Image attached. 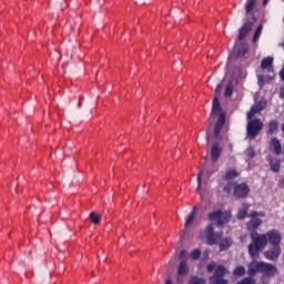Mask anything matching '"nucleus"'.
<instances>
[{
	"instance_id": "13",
	"label": "nucleus",
	"mask_w": 284,
	"mask_h": 284,
	"mask_svg": "<svg viewBox=\"0 0 284 284\" xmlns=\"http://www.w3.org/2000/svg\"><path fill=\"white\" fill-rule=\"evenodd\" d=\"M273 63H274V58L266 57L261 62V69L267 70V72H274V69H272Z\"/></svg>"
},
{
	"instance_id": "8",
	"label": "nucleus",
	"mask_w": 284,
	"mask_h": 284,
	"mask_svg": "<svg viewBox=\"0 0 284 284\" xmlns=\"http://www.w3.org/2000/svg\"><path fill=\"white\" fill-rule=\"evenodd\" d=\"M256 23V18L253 17V21L245 22L239 31L237 41H245L247 34L252 31V27Z\"/></svg>"
},
{
	"instance_id": "40",
	"label": "nucleus",
	"mask_w": 284,
	"mask_h": 284,
	"mask_svg": "<svg viewBox=\"0 0 284 284\" xmlns=\"http://www.w3.org/2000/svg\"><path fill=\"white\" fill-rule=\"evenodd\" d=\"M258 85L263 88V81H261V78H258Z\"/></svg>"
},
{
	"instance_id": "11",
	"label": "nucleus",
	"mask_w": 284,
	"mask_h": 284,
	"mask_svg": "<svg viewBox=\"0 0 284 284\" xmlns=\"http://www.w3.org/2000/svg\"><path fill=\"white\" fill-rule=\"evenodd\" d=\"M281 246H273L272 248L267 250L263 253L266 261H273V263H276L278 261V257L281 256Z\"/></svg>"
},
{
	"instance_id": "19",
	"label": "nucleus",
	"mask_w": 284,
	"mask_h": 284,
	"mask_svg": "<svg viewBox=\"0 0 284 284\" xmlns=\"http://www.w3.org/2000/svg\"><path fill=\"white\" fill-rule=\"evenodd\" d=\"M267 134H278V121L277 120H271L268 122V129Z\"/></svg>"
},
{
	"instance_id": "15",
	"label": "nucleus",
	"mask_w": 284,
	"mask_h": 284,
	"mask_svg": "<svg viewBox=\"0 0 284 284\" xmlns=\"http://www.w3.org/2000/svg\"><path fill=\"white\" fill-rule=\"evenodd\" d=\"M205 172L207 179H210L212 176V174H214V171H210L207 169H205V164H204V169L201 170L199 173H197V190L199 192H201V183L203 181V173Z\"/></svg>"
},
{
	"instance_id": "33",
	"label": "nucleus",
	"mask_w": 284,
	"mask_h": 284,
	"mask_svg": "<svg viewBox=\"0 0 284 284\" xmlns=\"http://www.w3.org/2000/svg\"><path fill=\"white\" fill-rule=\"evenodd\" d=\"M214 270H216V262H210L207 265H206V272L209 274H212V272H214Z\"/></svg>"
},
{
	"instance_id": "9",
	"label": "nucleus",
	"mask_w": 284,
	"mask_h": 284,
	"mask_svg": "<svg viewBox=\"0 0 284 284\" xmlns=\"http://www.w3.org/2000/svg\"><path fill=\"white\" fill-rule=\"evenodd\" d=\"M250 194V186L246 183H241L234 186L233 196L236 199H245Z\"/></svg>"
},
{
	"instance_id": "41",
	"label": "nucleus",
	"mask_w": 284,
	"mask_h": 284,
	"mask_svg": "<svg viewBox=\"0 0 284 284\" xmlns=\"http://www.w3.org/2000/svg\"><path fill=\"white\" fill-rule=\"evenodd\" d=\"M270 0H263V6H267V2H268Z\"/></svg>"
},
{
	"instance_id": "36",
	"label": "nucleus",
	"mask_w": 284,
	"mask_h": 284,
	"mask_svg": "<svg viewBox=\"0 0 284 284\" xmlns=\"http://www.w3.org/2000/svg\"><path fill=\"white\" fill-rule=\"evenodd\" d=\"M223 190L226 192V194H230V192H232V183H227Z\"/></svg>"
},
{
	"instance_id": "24",
	"label": "nucleus",
	"mask_w": 284,
	"mask_h": 284,
	"mask_svg": "<svg viewBox=\"0 0 284 284\" xmlns=\"http://www.w3.org/2000/svg\"><path fill=\"white\" fill-rule=\"evenodd\" d=\"M239 176V171L236 170H229L226 171L225 175L223 176L224 181H232Z\"/></svg>"
},
{
	"instance_id": "21",
	"label": "nucleus",
	"mask_w": 284,
	"mask_h": 284,
	"mask_svg": "<svg viewBox=\"0 0 284 284\" xmlns=\"http://www.w3.org/2000/svg\"><path fill=\"white\" fill-rule=\"evenodd\" d=\"M189 272L190 268L187 267V262L181 261L178 267V276H185Z\"/></svg>"
},
{
	"instance_id": "1",
	"label": "nucleus",
	"mask_w": 284,
	"mask_h": 284,
	"mask_svg": "<svg viewBox=\"0 0 284 284\" xmlns=\"http://www.w3.org/2000/svg\"><path fill=\"white\" fill-rule=\"evenodd\" d=\"M281 232L276 229L257 235L254 243L248 244V254L251 258H256V256H258V252H263L264 247H267V243L273 245V247H281Z\"/></svg>"
},
{
	"instance_id": "39",
	"label": "nucleus",
	"mask_w": 284,
	"mask_h": 284,
	"mask_svg": "<svg viewBox=\"0 0 284 284\" xmlns=\"http://www.w3.org/2000/svg\"><path fill=\"white\" fill-rule=\"evenodd\" d=\"M280 98L284 99V87L280 89Z\"/></svg>"
},
{
	"instance_id": "20",
	"label": "nucleus",
	"mask_w": 284,
	"mask_h": 284,
	"mask_svg": "<svg viewBox=\"0 0 284 284\" xmlns=\"http://www.w3.org/2000/svg\"><path fill=\"white\" fill-rule=\"evenodd\" d=\"M194 219H196V206L192 209V212L190 215L186 217L185 224H184V230H187L192 223H194Z\"/></svg>"
},
{
	"instance_id": "25",
	"label": "nucleus",
	"mask_w": 284,
	"mask_h": 284,
	"mask_svg": "<svg viewBox=\"0 0 284 284\" xmlns=\"http://www.w3.org/2000/svg\"><path fill=\"white\" fill-rule=\"evenodd\" d=\"M254 8H256V0H246V3H245L246 14H250V12L254 10Z\"/></svg>"
},
{
	"instance_id": "34",
	"label": "nucleus",
	"mask_w": 284,
	"mask_h": 284,
	"mask_svg": "<svg viewBox=\"0 0 284 284\" xmlns=\"http://www.w3.org/2000/svg\"><path fill=\"white\" fill-rule=\"evenodd\" d=\"M221 92H223V84L222 83H219L215 88V92H214V98H217L221 97Z\"/></svg>"
},
{
	"instance_id": "26",
	"label": "nucleus",
	"mask_w": 284,
	"mask_h": 284,
	"mask_svg": "<svg viewBox=\"0 0 284 284\" xmlns=\"http://www.w3.org/2000/svg\"><path fill=\"white\" fill-rule=\"evenodd\" d=\"M214 234V226L212 224H209L205 229H204V236L206 239V241L209 239H211V236Z\"/></svg>"
},
{
	"instance_id": "30",
	"label": "nucleus",
	"mask_w": 284,
	"mask_h": 284,
	"mask_svg": "<svg viewBox=\"0 0 284 284\" xmlns=\"http://www.w3.org/2000/svg\"><path fill=\"white\" fill-rule=\"evenodd\" d=\"M263 32V24H260L254 33L253 41L256 43L258 41V38L261 37V33Z\"/></svg>"
},
{
	"instance_id": "6",
	"label": "nucleus",
	"mask_w": 284,
	"mask_h": 284,
	"mask_svg": "<svg viewBox=\"0 0 284 284\" xmlns=\"http://www.w3.org/2000/svg\"><path fill=\"white\" fill-rule=\"evenodd\" d=\"M263 121H261L258 118L250 120L246 124L247 139H250V141H254V139L258 136L261 130H263Z\"/></svg>"
},
{
	"instance_id": "38",
	"label": "nucleus",
	"mask_w": 284,
	"mask_h": 284,
	"mask_svg": "<svg viewBox=\"0 0 284 284\" xmlns=\"http://www.w3.org/2000/svg\"><path fill=\"white\" fill-rule=\"evenodd\" d=\"M280 78H281V81H284V67L280 71Z\"/></svg>"
},
{
	"instance_id": "18",
	"label": "nucleus",
	"mask_w": 284,
	"mask_h": 284,
	"mask_svg": "<svg viewBox=\"0 0 284 284\" xmlns=\"http://www.w3.org/2000/svg\"><path fill=\"white\" fill-rule=\"evenodd\" d=\"M236 57L237 59H243L245 58V55L247 54V52H250V47H247V44L245 43H241L237 49H236Z\"/></svg>"
},
{
	"instance_id": "22",
	"label": "nucleus",
	"mask_w": 284,
	"mask_h": 284,
	"mask_svg": "<svg viewBox=\"0 0 284 284\" xmlns=\"http://www.w3.org/2000/svg\"><path fill=\"white\" fill-rule=\"evenodd\" d=\"M268 163L272 172H281V160L273 158L270 160Z\"/></svg>"
},
{
	"instance_id": "12",
	"label": "nucleus",
	"mask_w": 284,
	"mask_h": 284,
	"mask_svg": "<svg viewBox=\"0 0 284 284\" xmlns=\"http://www.w3.org/2000/svg\"><path fill=\"white\" fill-rule=\"evenodd\" d=\"M267 108V102L261 100L257 103H255L251 110L247 112V120L250 121L254 114H258V112H263Z\"/></svg>"
},
{
	"instance_id": "35",
	"label": "nucleus",
	"mask_w": 284,
	"mask_h": 284,
	"mask_svg": "<svg viewBox=\"0 0 284 284\" xmlns=\"http://www.w3.org/2000/svg\"><path fill=\"white\" fill-rule=\"evenodd\" d=\"M247 156L248 159H254L256 156V152L254 151V149H248L247 150Z\"/></svg>"
},
{
	"instance_id": "29",
	"label": "nucleus",
	"mask_w": 284,
	"mask_h": 284,
	"mask_svg": "<svg viewBox=\"0 0 284 284\" xmlns=\"http://www.w3.org/2000/svg\"><path fill=\"white\" fill-rule=\"evenodd\" d=\"M191 261H199L201 258V251L199 248H194L190 254Z\"/></svg>"
},
{
	"instance_id": "42",
	"label": "nucleus",
	"mask_w": 284,
	"mask_h": 284,
	"mask_svg": "<svg viewBox=\"0 0 284 284\" xmlns=\"http://www.w3.org/2000/svg\"><path fill=\"white\" fill-rule=\"evenodd\" d=\"M165 284H172V280H166Z\"/></svg>"
},
{
	"instance_id": "2",
	"label": "nucleus",
	"mask_w": 284,
	"mask_h": 284,
	"mask_svg": "<svg viewBox=\"0 0 284 284\" xmlns=\"http://www.w3.org/2000/svg\"><path fill=\"white\" fill-rule=\"evenodd\" d=\"M258 273L264 274V276H267V278H274V276L278 274V268H276V266H274L272 263L253 260L247 265V274L250 277H245L239 281L236 284H254L256 283L254 276Z\"/></svg>"
},
{
	"instance_id": "32",
	"label": "nucleus",
	"mask_w": 284,
	"mask_h": 284,
	"mask_svg": "<svg viewBox=\"0 0 284 284\" xmlns=\"http://www.w3.org/2000/svg\"><path fill=\"white\" fill-rule=\"evenodd\" d=\"M204 283H205V278H202L199 276L191 277L190 280V284H204Z\"/></svg>"
},
{
	"instance_id": "5",
	"label": "nucleus",
	"mask_w": 284,
	"mask_h": 284,
	"mask_svg": "<svg viewBox=\"0 0 284 284\" xmlns=\"http://www.w3.org/2000/svg\"><path fill=\"white\" fill-rule=\"evenodd\" d=\"M232 220V212L231 211H213L209 213V221L215 222L217 227H223L225 223H230Z\"/></svg>"
},
{
	"instance_id": "31",
	"label": "nucleus",
	"mask_w": 284,
	"mask_h": 284,
	"mask_svg": "<svg viewBox=\"0 0 284 284\" xmlns=\"http://www.w3.org/2000/svg\"><path fill=\"white\" fill-rule=\"evenodd\" d=\"M224 94H225V97H232V94H234V88L232 87V83H229L225 87Z\"/></svg>"
},
{
	"instance_id": "37",
	"label": "nucleus",
	"mask_w": 284,
	"mask_h": 284,
	"mask_svg": "<svg viewBox=\"0 0 284 284\" xmlns=\"http://www.w3.org/2000/svg\"><path fill=\"white\" fill-rule=\"evenodd\" d=\"M186 254H187V252L185 250H182V251H180L179 256H180V258H185Z\"/></svg>"
},
{
	"instance_id": "28",
	"label": "nucleus",
	"mask_w": 284,
	"mask_h": 284,
	"mask_svg": "<svg viewBox=\"0 0 284 284\" xmlns=\"http://www.w3.org/2000/svg\"><path fill=\"white\" fill-rule=\"evenodd\" d=\"M233 276H245V266H236L233 270Z\"/></svg>"
},
{
	"instance_id": "10",
	"label": "nucleus",
	"mask_w": 284,
	"mask_h": 284,
	"mask_svg": "<svg viewBox=\"0 0 284 284\" xmlns=\"http://www.w3.org/2000/svg\"><path fill=\"white\" fill-rule=\"evenodd\" d=\"M268 148L272 154L275 156H281V154H283V145L281 144V140H278L276 136L271 139Z\"/></svg>"
},
{
	"instance_id": "27",
	"label": "nucleus",
	"mask_w": 284,
	"mask_h": 284,
	"mask_svg": "<svg viewBox=\"0 0 284 284\" xmlns=\"http://www.w3.org/2000/svg\"><path fill=\"white\" fill-rule=\"evenodd\" d=\"M90 221L93 223V225H99V223H101V215L97 214L95 212H91Z\"/></svg>"
},
{
	"instance_id": "17",
	"label": "nucleus",
	"mask_w": 284,
	"mask_h": 284,
	"mask_svg": "<svg viewBox=\"0 0 284 284\" xmlns=\"http://www.w3.org/2000/svg\"><path fill=\"white\" fill-rule=\"evenodd\" d=\"M221 239H223V231L213 233L212 236L207 239L206 243L207 245H217Z\"/></svg>"
},
{
	"instance_id": "23",
	"label": "nucleus",
	"mask_w": 284,
	"mask_h": 284,
	"mask_svg": "<svg viewBox=\"0 0 284 284\" xmlns=\"http://www.w3.org/2000/svg\"><path fill=\"white\" fill-rule=\"evenodd\" d=\"M232 247V237H225L220 243V252H225V250H230Z\"/></svg>"
},
{
	"instance_id": "4",
	"label": "nucleus",
	"mask_w": 284,
	"mask_h": 284,
	"mask_svg": "<svg viewBox=\"0 0 284 284\" xmlns=\"http://www.w3.org/2000/svg\"><path fill=\"white\" fill-rule=\"evenodd\" d=\"M219 116L215 126H214V135L217 136L221 134L223 130V125H225V111H223V106H221V102L219 98H213L212 110H211V119H216Z\"/></svg>"
},
{
	"instance_id": "16",
	"label": "nucleus",
	"mask_w": 284,
	"mask_h": 284,
	"mask_svg": "<svg viewBox=\"0 0 284 284\" xmlns=\"http://www.w3.org/2000/svg\"><path fill=\"white\" fill-rule=\"evenodd\" d=\"M248 212H250V203L244 202V203L242 204V209H240V210L237 211V219H239V221H244V219H245L246 216H248V215H247Z\"/></svg>"
},
{
	"instance_id": "3",
	"label": "nucleus",
	"mask_w": 284,
	"mask_h": 284,
	"mask_svg": "<svg viewBox=\"0 0 284 284\" xmlns=\"http://www.w3.org/2000/svg\"><path fill=\"white\" fill-rule=\"evenodd\" d=\"M265 219V212H256V211H252L247 217L251 219L247 223H246V230L250 232V237H251V243H254L255 239H258V236H261V234H258L257 230L258 227H261V225H263V220Z\"/></svg>"
},
{
	"instance_id": "7",
	"label": "nucleus",
	"mask_w": 284,
	"mask_h": 284,
	"mask_svg": "<svg viewBox=\"0 0 284 284\" xmlns=\"http://www.w3.org/2000/svg\"><path fill=\"white\" fill-rule=\"evenodd\" d=\"M227 274V268L223 265H217L213 273V283L214 284H227L229 281L223 278Z\"/></svg>"
},
{
	"instance_id": "14",
	"label": "nucleus",
	"mask_w": 284,
	"mask_h": 284,
	"mask_svg": "<svg viewBox=\"0 0 284 284\" xmlns=\"http://www.w3.org/2000/svg\"><path fill=\"white\" fill-rule=\"evenodd\" d=\"M221 152H223V149H221V146H219V144H213L212 149H211V160L212 163H216V161H219L220 156H221Z\"/></svg>"
}]
</instances>
